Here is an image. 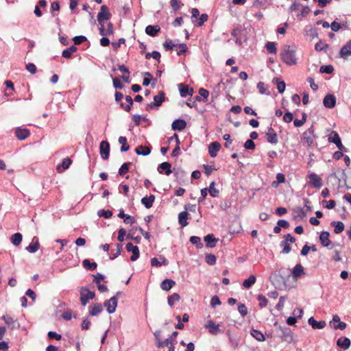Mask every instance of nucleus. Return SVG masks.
I'll return each mask as SVG.
<instances>
[{
	"mask_svg": "<svg viewBox=\"0 0 351 351\" xmlns=\"http://www.w3.org/2000/svg\"><path fill=\"white\" fill-rule=\"evenodd\" d=\"M280 56L282 61L287 65H295L297 63L295 51L290 46L285 45L281 51Z\"/></svg>",
	"mask_w": 351,
	"mask_h": 351,
	"instance_id": "f257e3e1",
	"label": "nucleus"
},
{
	"mask_svg": "<svg viewBox=\"0 0 351 351\" xmlns=\"http://www.w3.org/2000/svg\"><path fill=\"white\" fill-rule=\"evenodd\" d=\"M274 326H278V330L280 332L279 334V337L281 338L282 341H286L288 343H291L293 341V333L290 328L286 326H280L278 325V323L276 322L274 323Z\"/></svg>",
	"mask_w": 351,
	"mask_h": 351,
	"instance_id": "f03ea898",
	"label": "nucleus"
},
{
	"mask_svg": "<svg viewBox=\"0 0 351 351\" xmlns=\"http://www.w3.org/2000/svg\"><path fill=\"white\" fill-rule=\"evenodd\" d=\"M316 137L314 127L311 125L307 130L302 133V142L304 144H306L307 146L311 147L313 145Z\"/></svg>",
	"mask_w": 351,
	"mask_h": 351,
	"instance_id": "7ed1b4c3",
	"label": "nucleus"
},
{
	"mask_svg": "<svg viewBox=\"0 0 351 351\" xmlns=\"http://www.w3.org/2000/svg\"><path fill=\"white\" fill-rule=\"evenodd\" d=\"M80 302L82 306H85L90 300H93L95 293L90 291L88 288L82 287L80 290Z\"/></svg>",
	"mask_w": 351,
	"mask_h": 351,
	"instance_id": "20e7f679",
	"label": "nucleus"
},
{
	"mask_svg": "<svg viewBox=\"0 0 351 351\" xmlns=\"http://www.w3.org/2000/svg\"><path fill=\"white\" fill-rule=\"evenodd\" d=\"M165 99V94L163 91L160 90L158 92L157 95L154 97V102H151L147 105L145 107L146 110H149V109L158 108L160 106L162 102Z\"/></svg>",
	"mask_w": 351,
	"mask_h": 351,
	"instance_id": "39448f33",
	"label": "nucleus"
},
{
	"mask_svg": "<svg viewBox=\"0 0 351 351\" xmlns=\"http://www.w3.org/2000/svg\"><path fill=\"white\" fill-rule=\"evenodd\" d=\"M157 171L159 173H165L167 176H169L171 173L176 178L178 177L179 171L175 169L173 171L171 170V165L168 162H163L158 166Z\"/></svg>",
	"mask_w": 351,
	"mask_h": 351,
	"instance_id": "423d86ee",
	"label": "nucleus"
},
{
	"mask_svg": "<svg viewBox=\"0 0 351 351\" xmlns=\"http://www.w3.org/2000/svg\"><path fill=\"white\" fill-rule=\"evenodd\" d=\"M111 16L112 14L109 12L108 8L106 5H101L100 11L97 14V21L99 24H105V22L110 20Z\"/></svg>",
	"mask_w": 351,
	"mask_h": 351,
	"instance_id": "0eeeda50",
	"label": "nucleus"
},
{
	"mask_svg": "<svg viewBox=\"0 0 351 351\" xmlns=\"http://www.w3.org/2000/svg\"><path fill=\"white\" fill-rule=\"evenodd\" d=\"M309 179L308 184L315 189H320L322 186V178L315 173L312 172L308 175Z\"/></svg>",
	"mask_w": 351,
	"mask_h": 351,
	"instance_id": "6e6552de",
	"label": "nucleus"
},
{
	"mask_svg": "<svg viewBox=\"0 0 351 351\" xmlns=\"http://www.w3.org/2000/svg\"><path fill=\"white\" fill-rule=\"evenodd\" d=\"M328 141L330 143H332L335 144L340 151H344V152L346 151V149L341 143V138L337 132L332 131L330 134V135L328 136Z\"/></svg>",
	"mask_w": 351,
	"mask_h": 351,
	"instance_id": "1a4fd4ad",
	"label": "nucleus"
},
{
	"mask_svg": "<svg viewBox=\"0 0 351 351\" xmlns=\"http://www.w3.org/2000/svg\"><path fill=\"white\" fill-rule=\"evenodd\" d=\"M104 306L106 308L109 314L114 313L117 306V297H112L110 300H106L104 302Z\"/></svg>",
	"mask_w": 351,
	"mask_h": 351,
	"instance_id": "9d476101",
	"label": "nucleus"
},
{
	"mask_svg": "<svg viewBox=\"0 0 351 351\" xmlns=\"http://www.w3.org/2000/svg\"><path fill=\"white\" fill-rule=\"evenodd\" d=\"M330 325L335 330H343L346 328V324L345 322H341L340 317L337 315H334L332 317V319L330 322Z\"/></svg>",
	"mask_w": 351,
	"mask_h": 351,
	"instance_id": "9b49d317",
	"label": "nucleus"
},
{
	"mask_svg": "<svg viewBox=\"0 0 351 351\" xmlns=\"http://www.w3.org/2000/svg\"><path fill=\"white\" fill-rule=\"evenodd\" d=\"M99 152L104 160H108L110 156V144L106 141H102L99 145Z\"/></svg>",
	"mask_w": 351,
	"mask_h": 351,
	"instance_id": "f8f14e48",
	"label": "nucleus"
},
{
	"mask_svg": "<svg viewBox=\"0 0 351 351\" xmlns=\"http://www.w3.org/2000/svg\"><path fill=\"white\" fill-rule=\"evenodd\" d=\"M126 250L129 252H132V255L130 256L132 261H136L140 256L139 249L137 245H134L132 243H128L126 244Z\"/></svg>",
	"mask_w": 351,
	"mask_h": 351,
	"instance_id": "ddd939ff",
	"label": "nucleus"
},
{
	"mask_svg": "<svg viewBox=\"0 0 351 351\" xmlns=\"http://www.w3.org/2000/svg\"><path fill=\"white\" fill-rule=\"evenodd\" d=\"M267 141L271 144H277L278 143V135L276 131L270 126L267 128L266 132Z\"/></svg>",
	"mask_w": 351,
	"mask_h": 351,
	"instance_id": "4468645a",
	"label": "nucleus"
},
{
	"mask_svg": "<svg viewBox=\"0 0 351 351\" xmlns=\"http://www.w3.org/2000/svg\"><path fill=\"white\" fill-rule=\"evenodd\" d=\"M339 56L343 59H347L349 56H351V40L348 41L339 51Z\"/></svg>",
	"mask_w": 351,
	"mask_h": 351,
	"instance_id": "2eb2a0df",
	"label": "nucleus"
},
{
	"mask_svg": "<svg viewBox=\"0 0 351 351\" xmlns=\"http://www.w3.org/2000/svg\"><path fill=\"white\" fill-rule=\"evenodd\" d=\"M324 107L327 108H332L336 105V97L331 94L326 95L323 100Z\"/></svg>",
	"mask_w": 351,
	"mask_h": 351,
	"instance_id": "dca6fc26",
	"label": "nucleus"
},
{
	"mask_svg": "<svg viewBox=\"0 0 351 351\" xmlns=\"http://www.w3.org/2000/svg\"><path fill=\"white\" fill-rule=\"evenodd\" d=\"M40 248L38 238L34 237L30 244L26 247L25 250L29 253H35Z\"/></svg>",
	"mask_w": 351,
	"mask_h": 351,
	"instance_id": "f3484780",
	"label": "nucleus"
},
{
	"mask_svg": "<svg viewBox=\"0 0 351 351\" xmlns=\"http://www.w3.org/2000/svg\"><path fill=\"white\" fill-rule=\"evenodd\" d=\"M221 148V144L217 141L212 142L208 146V153L210 157L217 156L218 152Z\"/></svg>",
	"mask_w": 351,
	"mask_h": 351,
	"instance_id": "a211bd4d",
	"label": "nucleus"
},
{
	"mask_svg": "<svg viewBox=\"0 0 351 351\" xmlns=\"http://www.w3.org/2000/svg\"><path fill=\"white\" fill-rule=\"evenodd\" d=\"M186 126V122L184 119H177L174 120L171 124V128L173 130L182 131Z\"/></svg>",
	"mask_w": 351,
	"mask_h": 351,
	"instance_id": "6ab92c4d",
	"label": "nucleus"
},
{
	"mask_svg": "<svg viewBox=\"0 0 351 351\" xmlns=\"http://www.w3.org/2000/svg\"><path fill=\"white\" fill-rule=\"evenodd\" d=\"M1 319L5 322L8 327L12 330L19 327V324L17 320L14 319L12 317L8 315H3Z\"/></svg>",
	"mask_w": 351,
	"mask_h": 351,
	"instance_id": "aec40b11",
	"label": "nucleus"
},
{
	"mask_svg": "<svg viewBox=\"0 0 351 351\" xmlns=\"http://www.w3.org/2000/svg\"><path fill=\"white\" fill-rule=\"evenodd\" d=\"M29 130L26 128H17L15 130V135L20 141L25 139L29 136Z\"/></svg>",
	"mask_w": 351,
	"mask_h": 351,
	"instance_id": "412c9836",
	"label": "nucleus"
},
{
	"mask_svg": "<svg viewBox=\"0 0 351 351\" xmlns=\"http://www.w3.org/2000/svg\"><path fill=\"white\" fill-rule=\"evenodd\" d=\"M173 138H176V147L173 149L172 153H171V156L173 157H177L180 154V139L178 138V135L177 134H176V133L171 137H170L168 139L169 143L173 141Z\"/></svg>",
	"mask_w": 351,
	"mask_h": 351,
	"instance_id": "4be33fe9",
	"label": "nucleus"
},
{
	"mask_svg": "<svg viewBox=\"0 0 351 351\" xmlns=\"http://www.w3.org/2000/svg\"><path fill=\"white\" fill-rule=\"evenodd\" d=\"M308 323L309 325L311 326V327L313 328V329H322L324 328L326 324L324 321H319V322H317L316 321L313 317H311L308 320Z\"/></svg>",
	"mask_w": 351,
	"mask_h": 351,
	"instance_id": "5701e85b",
	"label": "nucleus"
},
{
	"mask_svg": "<svg viewBox=\"0 0 351 351\" xmlns=\"http://www.w3.org/2000/svg\"><path fill=\"white\" fill-rule=\"evenodd\" d=\"M206 327L208 328L209 332L213 335H217L220 332L219 325L216 324L212 320L207 322Z\"/></svg>",
	"mask_w": 351,
	"mask_h": 351,
	"instance_id": "b1692460",
	"label": "nucleus"
},
{
	"mask_svg": "<svg viewBox=\"0 0 351 351\" xmlns=\"http://www.w3.org/2000/svg\"><path fill=\"white\" fill-rule=\"evenodd\" d=\"M350 344L351 341L348 337H340L337 341V346L345 350L350 348Z\"/></svg>",
	"mask_w": 351,
	"mask_h": 351,
	"instance_id": "393cba45",
	"label": "nucleus"
},
{
	"mask_svg": "<svg viewBox=\"0 0 351 351\" xmlns=\"http://www.w3.org/2000/svg\"><path fill=\"white\" fill-rule=\"evenodd\" d=\"M330 233L328 231H323L321 232L319 236V241L321 244L324 247H328L331 243L329 239Z\"/></svg>",
	"mask_w": 351,
	"mask_h": 351,
	"instance_id": "a878e982",
	"label": "nucleus"
},
{
	"mask_svg": "<svg viewBox=\"0 0 351 351\" xmlns=\"http://www.w3.org/2000/svg\"><path fill=\"white\" fill-rule=\"evenodd\" d=\"M160 31V27L158 25H147L145 28V33L152 37L156 36Z\"/></svg>",
	"mask_w": 351,
	"mask_h": 351,
	"instance_id": "bb28decb",
	"label": "nucleus"
},
{
	"mask_svg": "<svg viewBox=\"0 0 351 351\" xmlns=\"http://www.w3.org/2000/svg\"><path fill=\"white\" fill-rule=\"evenodd\" d=\"M160 258L162 260L161 261H159L157 258H152L151 259V265L152 267H160L162 265L167 266L169 264L168 260L165 258L164 256H160Z\"/></svg>",
	"mask_w": 351,
	"mask_h": 351,
	"instance_id": "cd10ccee",
	"label": "nucleus"
},
{
	"mask_svg": "<svg viewBox=\"0 0 351 351\" xmlns=\"http://www.w3.org/2000/svg\"><path fill=\"white\" fill-rule=\"evenodd\" d=\"M89 308V315L90 316H97L103 311L102 306L99 303L94 304L93 306H90Z\"/></svg>",
	"mask_w": 351,
	"mask_h": 351,
	"instance_id": "c85d7f7f",
	"label": "nucleus"
},
{
	"mask_svg": "<svg viewBox=\"0 0 351 351\" xmlns=\"http://www.w3.org/2000/svg\"><path fill=\"white\" fill-rule=\"evenodd\" d=\"M217 241L218 240L215 239L213 234H208L204 237L206 245L210 248L214 247L216 245Z\"/></svg>",
	"mask_w": 351,
	"mask_h": 351,
	"instance_id": "c756f323",
	"label": "nucleus"
},
{
	"mask_svg": "<svg viewBox=\"0 0 351 351\" xmlns=\"http://www.w3.org/2000/svg\"><path fill=\"white\" fill-rule=\"evenodd\" d=\"M152 151L151 147H147L144 145H139L135 149V152L138 155H141L143 156H148Z\"/></svg>",
	"mask_w": 351,
	"mask_h": 351,
	"instance_id": "7c9ffc66",
	"label": "nucleus"
},
{
	"mask_svg": "<svg viewBox=\"0 0 351 351\" xmlns=\"http://www.w3.org/2000/svg\"><path fill=\"white\" fill-rule=\"evenodd\" d=\"M189 214L187 211H182L178 215V222L181 227H186L189 223L187 222V219H189Z\"/></svg>",
	"mask_w": 351,
	"mask_h": 351,
	"instance_id": "2f4dec72",
	"label": "nucleus"
},
{
	"mask_svg": "<svg viewBox=\"0 0 351 351\" xmlns=\"http://www.w3.org/2000/svg\"><path fill=\"white\" fill-rule=\"evenodd\" d=\"M155 200V195H150L149 196H145L141 199V203L144 205L146 208H150L153 206V203Z\"/></svg>",
	"mask_w": 351,
	"mask_h": 351,
	"instance_id": "473e14b6",
	"label": "nucleus"
},
{
	"mask_svg": "<svg viewBox=\"0 0 351 351\" xmlns=\"http://www.w3.org/2000/svg\"><path fill=\"white\" fill-rule=\"evenodd\" d=\"M175 285L174 280L167 278L160 283V288L164 291H169Z\"/></svg>",
	"mask_w": 351,
	"mask_h": 351,
	"instance_id": "72a5a7b5",
	"label": "nucleus"
},
{
	"mask_svg": "<svg viewBox=\"0 0 351 351\" xmlns=\"http://www.w3.org/2000/svg\"><path fill=\"white\" fill-rule=\"evenodd\" d=\"M71 163H72V160L69 157L64 158L62 160V163L57 166V167H56L57 171L58 172H61V170H60L61 167L62 168L63 170L69 169L70 165H71Z\"/></svg>",
	"mask_w": 351,
	"mask_h": 351,
	"instance_id": "f704fd0d",
	"label": "nucleus"
},
{
	"mask_svg": "<svg viewBox=\"0 0 351 351\" xmlns=\"http://www.w3.org/2000/svg\"><path fill=\"white\" fill-rule=\"evenodd\" d=\"M83 267L88 271H93L96 269L97 264L95 262H90L88 259H84L82 261Z\"/></svg>",
	"mask_w": 351,
	"mask_h": 351,
	"instance_id": "c9c22d12",
	"label": "nucleus"
},
{
	"mask_svg": "<svg viewBox=\"0 0 351 351\" xmlns=\"http://www.w3.org/2000/svg\"><path fill=\"white\" fill-rule=\"evenodd\" d=\"M302 274H304V267L300 264H297L292 271L293 278H298Z\"/></svg>",
	"mask_w": 351,
	"mask_h": 351,
	"instance_id": "e433bc0d",
	"label": "nucleus"
},
{
	"mask_svg": "<svg viewBox=\"0 0 351 351\" xmlns=\"http://www.w3.org/2000/svg\"><path fill=\"white\" fill-rule=\"evenodd\" d=\"M330 225L335 228L334 232L336 234H340L344 230V224L342 221H332Z\"/></svg>",
	"mask_w": 351,
	"mask_h": 351,
	"instance_id": "4c0bfd02",
	"label": "nucleus"
},
{
	"mask_svg": "<svg viewBox=\"0 0 351 351\" xmlns=\"http://www.w3.org/2000/svg\"><path fill=\"white\" fill-rule=\"evenodd\" d=\"M22 239H23V236L19 232H16V233L12 234L10 238V241H11L12 243L15 246H19L21 244Z\"/></svg>",
	"mask_w": 351,
	"mask_h": 351,
	"instance_id": "58836bf2",
	"label": "nucleus"
},
{
	"mask_svg": "<svg viewBox=\"0 0 351 351\" xmlns=\"http://www.w3.org/2000/svg\"><path fill=\"white\" fill-rule=\"evenodd\" d=\"M273 82L274 83H276V84L277 86V89H278L279 93H284V91L285 90V88H286L285 82L284 81H282V80H280L278 77L274 78L273 79Z\"/></svg>",
	"mask_w": 351,
	"mask_h": 351,
	"instance_id": "ea45409f",
	"label": "nucleus"
},
{
	"mask_svg": "<svg viewBox=\"0 0 351 351\" xmlns=\"http://www.w3.org/2000/svg\"><path fill=\"white\" fill-rule=\"evenodd\" d=\"M251 335L258 341H264L265 340L264 335L259 330L252 329L250 332Z\"/></svg>",
	"mask_w": 351,
	"mask_h": 351,
	"instance_id": "a19ab883",
	"label": "nucleus"
},
{
	"mask_svg": "<svg viewBox=\"0 0 351 351\" xmlns=\"http://www.w3.org/2000/svg\"><path fill=\"white\" fill-rule=\"evenodd\" d=\"M297 215L294 217L295 219H304L306 216V211L302 207H298L294 210Z\"/></svg>",
	"mask_w": 351,
	"mask_h": 351,
	"instance_id": "79ce46f5",
	"label": "nucleus"
},
{
	"mask_svg": "<svg viewBox=\"0 0 351 351\" xmlns=\"http://www.w3.org/2000/svg\"><path fill=\"white\" fill-rule=\"evenodd\" d=\"M256 282V277L250 275L247 279L243 282V286L246 289H250Z\"/></svg>",
	"mask_w": 351,
	"mask_h": 351,
	"instance_id": "37998d69",
	"label": "nucleus"
},
{
	"mask_svg": "<svg viewBox=\"0 0 351 351\" xmlns=\"http://www.w3.org/2000/svg\"><path fill=\"white\" fill-rule=\"evenodd\" d=\"M119 143L121 144V152H125L129 150L130 146L127 143V138L124 136H120L119 138Z\"/></svg>",
	"mask_w": 351,
	"mask_h": 351,
	"instance_id": "c03bdc74",
	"label": "nucleus"
},
{
	"mask_svg": "<svg viewBox=\"0 0 351 351\" xmlns=\"http://www.w3.org/2000/svg\"><path fill=\"white\" fill-rule=\"evenodd\" d=\"M257 300L258 301V306L261 308L266 307L268 304L267 298L263 294L257 295Z\"/></svg>",
	"mask_w": 351,
	"mask_h": 351,
	"instance_id": "a18cd8bd",
	"label": "nucleus"
},
{
	"mask_svg": "<svg viewBox=\"0 0 351 351\" xmlns=\"http://www.w3.org/2000/svg\"><path fill=\"white\" fill-rule=\"evenodd\" d=\"M190 242L195 245L197 249L203 247V243L201 241V239L197 236H192L189 239Z\"/></svg>",
	"mask_w": 351,
	"mask_h": 351,
	"instance_id": "49530a36",
	"label": "nucleus"
},
{
	"mask_svg": "<svg viewBox=\"0 0 351 351\" xmlns=\"http://www.w3.org/2000/svg\"><path fill=\"white\" fill-rule=\"evenodd\" d=\"M258 91L261 94H265L267 95H270V93L268 91V87L263 82H259L256 86Z\"/></svg>",
	"mask_w": 351,
	"mask_h": 351,
	"instance_id": "de8ad7c7",
	"label": "nucleus"
},
{
	"mask_svg": "<svg viewBox=\"0 0 351 351\" xmlns=\"http://www.w3.org/2000/svg\"><path fill=\"white\" fill-rule=\"evenodd\" d=\"M180 300V296L178 293H174L169 295L167 298L168 304L170 306H173L176 302H178Z\"/></svg>",
	"mask_w": 351,
	"mask_h": 351,
	"instance_id": "09e8293b",
	"label": "nucleus"
},
{
	"mask_svg": "<svg viewBox=\"0 0 351 351\" xmlns=\"http://www.w3.org/2000/svg\"><path fill=\"white\" fill-rule=\"evenodd\" d=\"M215 182L213 181L210 184L209 187L207 188L209 194L213 197H217L219 193V191L215 187Z\"/></svg>",
	"mask_w": 351,
	"mask_h": 351,
	"instance_id": "8fccbe9b",
	"label": "nucleus"
},
{
	"mask_svg": "<svg viewBox=\"0 0 351 351\" xmlns=\"http://www.w3.org/2000/svg\"><path fill=\"white\" fill-rule=\"evenodd\" d=\"M265 48L269 53L276 54L277 51L276 43L274 42H267L265 44Z\"/></svg>",
	"mask_w": 351,
	"mask_h": 351,
	"instance_id": "3c124183",
	"label": "nucleus"
},
{
	"mask_svg": "<svg viewBox=\"0 0 351 351\" xmlns=\"http://www.w3.org/2000/svg\"><path fill=\"white\" fill-rule=\"evenodd\" d=\"M178 88L180 96L182 97H186L187 96V94H189V86L184 84L181 83L178 84Z\"/></svg>",
	"mask_w": 351,
	"mask_h": 351,
	"instance_id": "603ef678",
	"label": "nucleus"
},
{
	"mask_svg": "<svg viewBox=\"0 0 351 351\" xmlns=\"http://www.w3.org/2000/svg\"><path fill=\"white\" fill-rule=\"evenodd\" d=\"M271 3L268 2V0H256L254 3V5L260 8L265 9L267 6Z\"/></svg>",
	"mask_w": 351,
	"mask_h": 351,
	"instance_id": "864d4df0",
	"label": "nucleus"
},
{
	"mask_svg": "<svg viewBox=\"0 0 351 351\" xmlns=\"http://www.w3.org/2000/svg\"><path fill=\"white\" fill-rule=\"evenodd\" d=\"M132 165V162H124L119 169V174L120 176H124L129 171V167Z\"/></svg>",
	"mask_w": 351,
	"mask_h": 351,
	"instance_id": "5fc2aeb1",
	"label": "nucleus"
},
{
	"mask_svg": "<svg viewBox=\"0 0 351 351\" xmlns=\"http://www.w3.org/2000/svg\"><path fill=\"white\" fill-rule=\"evenodd\" d=\"M280 246L281 247H282V252L283 254H289L291 250V247L290 246V243H288L287 241H285V240H282L280 243Z\"/></svg>",
	"mask_w": 351,
	"mask_h": 351,
	"instance_id": "6e6d98bb",
	"label": "nucleus"
},
{
	"mask_svg": "<svg viewBox=\"0 0 351 351\" xmlns=\"http://www.w3.org/2000/svg\"><path fill=\"white\" fill-rule=\"evenodd\" d=\"M97 215L99 217H104L105 219H109L112 217V212L110 210H104V209H101L99 210H98L97 212Z\"/></svg>",
	"mask_w": 351,
	"mask_h": 351,
	"instance_id": "4d7b16f0",
	"label": "nucleus"
},
{
	"mask_svg": "<svg viewBox=\"0 0 351 351\" xmlns=\"http://www.w3.org/2000/svg\"><path fill=\"white\" fill-rule=\"evenodd\" d=\"M170 4L174 12H176L183 5L180 0H171Z\"/></svg>",
	"mask_w": 351,
	"mask_h": 351,
	"instance_id": "13d9d810",
	"label": "nucleus"
},
{
	"mask_svg": "<svg viewBox=\"0 0 351 351\" xmlns=\"http://www.w3.org/2000/svg\"><path fill=\"white\" fill-rule=\"evenodd\" d=\"M333 71H334V68L330 64L324 65L319 68V72L322 73L330 74V73H332L333 72Z\"/></svg>",
	"mask_w": 351,
	"mask_h": 351,
	"instance_id": "bf43d9fd",
	"label": "nucleus"
},
{
	"mask_svg": "<svg viewBox=\"0 0 351 351\" xmlns=\"http://www.w3.org/2000/svg\"><path fill=\"white\" fill-rule=\"evenodd\" d=\"M328 48V45L324 43L322 40H319L315 45V49L317 51H322Z\"/></svg>",
	"mask_w": 351,
	"mask_h": 351,
	"instance_id": "052dcab7",
	"label": "nucleus"
},
{
	"mask_svg": "<svg viewBox=\"0 0 351 351\" xmlns=\"http://www.w3.org/2000/svg\"><path fill=\"white\" fill-rule=\"evenodd\" d=\"M205 261L209 265H213L216 263V256L212 254H206Z\"/></svg>",
	"mask_w": 351,
	"mask_h": 351,
	"instance_id": "680f3d73",
	"label": "nucleus"
},
{
	"mask_svg": "<svg viewBox=\"0 0 351 351\" xmlns=\"http://www.w3.org/2000/svg\"><path fill=\"white\" fill-rule=\"evenodd\" d=\"M238 311L243 317L247 314V308L244 304L239 303L238 304Z\"/></svg>",
	"mask_w": 351,
	"mask_h": 351,
	"instance_id": "e2e57ef3",
	"label": "nucleus"
},
{
	"mask_svg": "<svg viewBox=\"0 0 351 351\" xmlns=\"http://www.w3.org/2000/svg\"><path fill=\"white\" fill-rule=\"evenodd\" d=\"M87 40L86 37L84 36H76L73 37V40L74 44L76 45H80L82 43L85 42Z\"/></svg>",
	"mask_w": 351,
	"mask_h": 351,
	"instance_id": "0e129e2a",
	"label": "nucleus"
},
{
	"mask_svg": "<svg viewBox=\"0 0 351 351\" xmlns=\"http://www.w3.org/2000/svg\"><path fill=\"white\" fill-rule=\"evenodd\" d=\"M310 12H311L310 8L308 6H305V7H304L302 8V10L300 12V13H298L297 14V17L299 18V19L305 17L307 14H309Z\"/></svg>",
	"mask_w": 351,
	"mask_h": 351,
	"instance_id": "69168bd1",
	"label": "nucleus"
},
{
	"mask_svg": "<svg viewBox=\"0 0 351 351\" xmlns=\"http://www.w3.org/2000/svg\"><path fill=\"white\" fill-rule=\"evenodd\" d=\"M208 16L207 14H202L197 23V26L201 27L208 20Z\"/></svg>",
	"mask_w": 351,
	"mask_h": 351,
	"instance_id": "338daca9",
	"label": "nucleus"
},
{
	"mask_svg": "<svg viewBox=\"0 0 351 351\" xmlns=\"http://www.w3.org/2000/svg\"><path fill=\"white\" fill-rule=\"evenodd\" d=\"M220 304L221 301L217 295H214L211 298L210 306H212V308H215L217 306H219Z\"/></svg>",
	"mask_w": 351,
	"mask_h": 351,
	"instance_id": "774afa93",
	"label": "nucleus"
}]
</instances>
